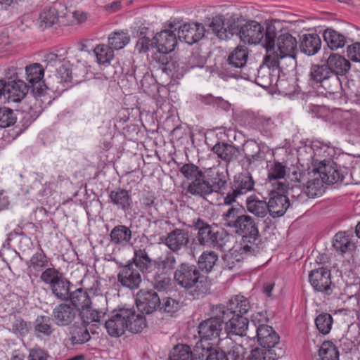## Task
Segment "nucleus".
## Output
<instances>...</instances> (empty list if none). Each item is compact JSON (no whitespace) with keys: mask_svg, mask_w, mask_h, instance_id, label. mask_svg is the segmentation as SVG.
I'll list each match as a JSON object with an SVG mask.
<instances>
[{"mask_svg":"<svg viewBox=\"0 0 360 360\" xmlns=\"http://www.w3.org/2000/svg\"><path fill=\"white\" fill-rule=\"evenodd\" d=\"M127 319V330L134 333H141L147 326L145 317L140 314H136L135 311L131 309V314Z\"/></svg>","mask_w":360,"mask_h":360,"instance_id":"nucleus-48","label":"nucleus"},{"mask_svg":"<svg viewBox=\"0 0 360 360\" xmlns=\"http://www.w3.org/2000/svg\"><path fill=\"white\" fill-rule=\"evenodd\" d=\"M288 184L286 185L284 182L278 181L277 189L281 191H285L286 195L281 194L278 192H271L270 193V198L268 202L269 213V214L275 218L283 216L290 207L295 204V200L290 203L289 200V195L292 198H295L294 194V188H288Z\"/></svg>","mask_w":360,"mask_h":360,"instance_id":"nucleus-7","label":"nucleus"},{"mask_svg":"<svg viewBox=\"0 0 360 360\" xmlns=\"http://www.w3.org/2000/svg\"><path fill=\"white\" fill-rule=\"evenodd\" d=\"M192 226L198 231L197 240L201 245L217 248L222 251H227L232 245L233 236L224 229L214 230L200 218L193 220Z\"/></svg>","mask_w":360,"mask_h":360,"instance_id":"nucleus-4","label":"nucleus"},{"mask_svg":"<svg viewBox=\"0 0 360 360\" xmlns=\"http://www.w3.org/2000/svg\"><path fill=\"white\" fill-rule=\"evenodd\" d=\"M315 323L320 333L328 334L333 324L332 316L327 313L321 314L316 318Z\"/></svg>","mask_w":360,"mask_h":360,"instance_id":"nucleus-60","label":"nucleus"},{"mask_svg":"<svg viewBox=\"0 0 360 360\" xmlns=\"http://www.w3.org/2000/svg\"><path fill=\"white\" fill-rule=\"evenodd\" d=\"M174 278L178 285L188 290L193 299L203 297L210 292L207 278L200 273L197 266L188 262H182L177 266Z\"/></svg>","mask_w":360,"mask_h":360,"instance_id":"nucleus-2","label":"nucleus"},{"mask_svg":"<svg viewBox=\"0 0 360 360\" xmlns=\"http://www.w3.org/2000/svg\"><path fill=\"white\" fill-rule=\"evenodd\" d=\"M286 172L285 165L279 162H275L269 167L268 179L269 181H277L276 184H278L279 180L286 176Z\"/></svg>","mask_w":360,"mask_h":360,"instance_id":"nucleus-57","label":"nucleus"},{"mask_svg":"<svg viewBox=\"0 0 360 360\" xmlns=\"http://www.w3.org/2000/svg\"><path fill=\"white\" fill-rule=\"evenodd\" d=\"M217 307H223L227 319L231 316H243L246 314L250 308V303L244 296L236 295L233 297L228 302L227 306L222 304L217 305Z\"/></svg>","mask_w":360,"mask_h":360,"instance_id":"nucleus-21","label":"nucleus"},{"mask_svg":"<svg viewBox=\"0 0 360 360\" xmlns=\"http://www.w3.org/2000/svg\"><path fill=\"white\" fill-rule=\"evenodd\" d=\"M275 349H269L265 347H257L251 351L250 360H274L279 357Z\"/></svg>","mask_w":360,"mask_h":360,"instance_id":"nucleus-55","label":"nucleus"},{"mask_svg":"<svg viewBox=\"0 0 360 360\" xmlns=\"http://www.w3.org/2000/svg\"><path fill=\"white\" fill-rule=\"evenodd\" d=\"M180 172L185 178L192 180V181L205 174V171L202 172L198 166L193 163L184 164L181 167Z\"/></svg>","mask_w":360,"mask_h":360,"instance_id":"nucleus-62","label":"nucleus"},{"mask_svg":"<svg viewBox=\"0 0 360 360\" xmlns=\"http://www.w3.org/2000/svg\"><path fill=\"white\" fill-rule=\"evenodd\" d=\"M221 220L224 226L242 236L240 247L241 254L255 255L257 253L258 246L256 241L258 240L259 233L254 218L242 214L240 209L230 206L221 214Z\"/></svg>","mask_w":360,"mask_h":360,"instance_id":"nucleus-1","label":"nucleus"},{"mask_svg":"<svg viewBox=\"0 0 360 360\" xmlns=\"http://www.w3.org/2000/svg\"><path fill=\"white\" fill-rule=\"evenodd\" d=\"M248 51L245 46H238L229 56L225 70L229 75L230 72L240 70L247 63Z\"/></svg>","mask_w":360,"mask_h":360,"instance_id":"nucleus-20","label":"nucleus"},{"mask_svg":"<svg viewBox=\"0 0 360 360\" xmlns=\"http://www.w3.org/2000/svg\"><path fill=\"white\" fill-rule=\"evenodd\" d=\"M223 309L213 307L211 317L200 322L198 326V333L201 339L212 340L219 337L227 319Z\"/></svg>","mask_w":360,"mask_h":360,"instance_id":"nucleus-6","label":"nucleus"},{"mask_svg":"<svg viewBox=\"0 0 360 360\" xmlns=\"http://www.w3.org/2000/svg\"><path fill=\"white\" fill-rule=\"evenodd\" d=\"M324 41L330 50L343 48L347 43V37L333 28H327L323 31Z\"/></svg>","mask_w":360,"mask_h":360,"instance_id":"nucleus-33","label":"nucleus"},{"mask_svg":"<svg viewBox=\"0 0 360 360\" xmlns=\"http://www.w3.org/2000/svg\"><path fill=\"white\" fill-rule=\"evenodd\" d=\"M257 341L262 347L273 349L279 342V335L272 327L261 324L257 330Z\"/></svg>","mask_w":360,"mask_h":360,"instance_id":"nucleus-24","label":"nucleus"},{"mask_svg":"<svg viewBox=\"0 0 360 360\" xmlns=\"http://www.w3.org/2000/svg\"><path fill=\"white\" fill-rule=\"evenodd\" d=\"M246 207L249 212L260 218L264 217L269 212L268 202L250 196L246 200Z\"/></svg>","mask_w":360,"mask_h":360,"instance_id":"nucleus-42","label":"nucleus"},{"mask_svg":"<svg viewBox=\"0 0 360 360\" xmlns=\"http://www.w3.org/2000/svg\"><path fill=\"white\" fill-rule=\"evenodd\" d=\"M213 33L221 39H227L238 33V27L233 20L223 15L213 17L209 25Z\"/></svg>","mask_w":360,"mask_h":360,"instance_id":"nucleus-13","label":"nucleus"},{"mask_svg":"<svg viewBox=\"0 0 360 360\" xmlns=\"http://www.w3.org/2000/svg\"><path fill=\"white\" fill-rule=\"evenodd\" d=\"M274 57L266 55L263 64L259 66L257 71L256 84L264 89L276 85L279 79V62L276 60Z\"/></svg>","mask_w":360,"mask_h":360,"instance_id":"nucleus-10","label":"nucleus"},{"mask_svg":"<svg viewBox=\"0 0 360 360\" xmlns=\"http://www.w3.org/2000/svg\"><path fill=\"white\" fill-rule=\"evenodd\" d=\"M39 25L46 28L51 27L58 21V15L56 8H51L43 11L39 18Z\"/></svg>","mask_w":360,"mask_h":360,"instance_id":"nucleus-54","label":"nucleus"},{"mask_svg":"<svg viewBox=\"0 0 360 360\" xmlns=\"http://www.w3.org/2000/svg\"><path fill=\"white\" fill-rule=\"evenodd\" d=\"M182 306V303L178 300L172 297L162 298L160 301V311L166 312L170 314L179 311Z\"/></svg>","mask_w":360,"mask_h":360,"instance_id":"nucleus-63","label":"nucleus"},{"mask_svg":"<svg viewBox=\"0 0 360 360\" xmlns=\"http://www.w3.org/2000/svg\"><path fill=\"white\" fill-rule=\"evenodd\" d=\"M34 328L36 333L46 337H50L55 330L51 319L46 316H38L34 321Z\"/></svg>","mask_w":360,"mask_h":360,"instance_id":"nucleus-46","label":"nucleus"},{"mask_svg":"<svg viewBox=\"0 0 360 360\" xmlns=\"http://www.w3.org/2000/svg\"><path fill=\"white\" fill-rule=\"evenodd\" d=\"M309 278L315 290L327 295L333 292L334 285L331 282L330 271L328 269L320 267L312 270L309 275Z\"/></svg>","mask_w":360,"mask_h":360,"instance_id":"nucleus-14","label":"nucleus"},{"mask_svg":"<svg viewBox=\"0 0 360 360\" xmlns=\"http://www.w3.org/2000/svg\"><path fill=\"white\" fill-rule=\"evenodd\" d=\"M333 246L337 251L343 254L349 250L353 245L345 233H338L334 237Z\"/></svg>","mask_w":360,"mask_h":360,"instance_id":"nucleus-61","label":"nucleus"},{"mask_svg":"<svg viewBox=\"0 0 360 360\" xmlns=\"http://www.w3.org/2000/svg\"><path fill=\"white\" fill-rule=\"evenodd\" d=\"M319 355L321 360H339V352L335 345L330 341H325L321 345Z\"/></svg>","mask_w":360,"mask_h":360,"instance_id":"nucleus-52","label":"nucleus"},{"mask_svg":"<svg viewBox=\"0 0 360 360\" xmlns=\"http://www.w3.org/2000/svg\"><path fill=\"white\" fill-rule=\"evenodd\" d=\"M70 341L73 345L84 344L91 339L89 330L83 324L70 327Z\"/></svg>","mask_w":360,"mask_h":360,"instance_id":"nucleus-41","label":"nucleus"},{"mask_svg":"<svg viewBox=\"0 0 360 360\" xmlns=\"http://www.w3.org/2000/svg\"><path fill=\"white\" fill-rule=\"evenodd\" d=\"M309 77L312 84L323 87L330 94L335 93L340 86L339 77L332 73L326 63L312 65L310 68Z\"/></svg>","mask_w":360,"mask_h":360,"instance_id":"nucleus-8","label":"nucleus"},{"mask_svg":"<svg viewBox=\"0 0 360 360\" xmlns=\"http://www.w3.org/2000/svg\"><path fill=\"white\" fill-rule=\"evenodd\" d=\"M188 243V232L181 229H175L169 232L165 241L167 247L173 252H177L182 248L186 247Z\"/></svg>","mask_w":360,"mask_h":360,"instance_id":"nucleus-22","label":"nucleus"},{"mask_svg":"<svg viewBox=\"0 0 360 360\" xmlns=\"http://www.w3.org/2000/svg\"><path fill=\"white\" fill-rule=\"evenodd\" d=\"M5 94L10 102H20L28 92L27 85L20 79L5 82Z\"/></svg>","mask_w":360,"mask_h":360,"instance_id":"nucleus-23","label":"nucleus"},{"mask_svg":"<svg viewBox=\"0 0 360 360\" xmlns=\"http://www.w3.org/2000/svg\"><path fill=\"white\" fill-rule=\"evenodd\" d=\"M321 47V40L316 34H304L301 37L300 48L302 53L307 56H314Z\"/></svg>","mask_w":360,"mask_h":360,"instance_id":"nucleus-29","label":"nucleus"},{"mask_svg":"<svg viewBox=\"0 0 360 360\" xmlns=\"http://www.w3.org/2000/svg\"><path fill=\"white\" fill-rule=\"evenodd\" d=\"M259 68L248 67L245 65L240 70H235L234 72H230L229 76L234 78H241L246 80L254 81L256 83L257 77V71Z\"/></svg>","mask_w":360,"mask_h":360,"instance_id":"nucleus-56","label":"nucleus"},{"mask_svg":"<svg viewBox=\"0 0 360 360\" xmlns=\"http://www.w3.org/2000/svg\"><path fill=\"white\" fill-rule=\"evenodd\" d=\"M270 27H275L274 25L268 24L264 27L261 23L252 20L246 22L238 30V34L244 43L250 44H260L266 49L267 44V31Z\"/></svg>","mask_w":360,"mask_h":360,"instance_id":"nucleus-9","label":"nucleus"},{"mask_svg":"<svg viewBox=\"0 0 360 360\" xmlns=\"http://www.w3.org/2000/svg\"><path fill=\"white\" fill-rule=\"evenodd\" d=\"M105 314L104 309H96L89 305V307L79 310V314L82 320V324L87 326L93 323H95L94 326H96L97 323L99 324Z\"/></svg>","mask_w":360,"mask_h":360,"instance_id":"nucleus-38","label":"nucleus"},{"mask_svg":"<svg viewBox=\"0 0 360 360\" xmlns=\"http://www.w3.org/2000/svg\"><path fill=\"white\" fill-rule=\"evenodd\" d=\"M169 29H165L158 32L154 37L155 43L158 49L157 53L167 54L172 51L177 44V38L175 34L176 24L170 23Z\"/></svg>","mask_w":360,"mask_h":360,"instance_id":"nucleus-15","label":"nucleus"},{"mask_svg":"<svg viewBox=\"0 0 360 360\" xmlns=\"http://www.w3.org/2000/svg\"><path fill=\"white\" fill-rule=\"evenodd\" d=\"M129 40L128 34L123 31L114 32L108 38L109 45L112 49L116 50L124 48L129 42Z\"/></svg>","mask_w":360,"mask_h":360,"instance_id":"nucleus-53","label":"nucleus"},{"mask_svg":"<svg viewBox=\"0 0 360 360\" xmlns=\"http://www.w3.org/2000/svg\"><path fill=\"white\" fill-rule=\"evenodd\" d=\"M226 325L227 334H233L238 336L246 335L248 326V321L243 316H231L225 322Z\"/></svg>","mask_w":360,"mask_h":360,"instance_id":"nucleus-31","label":"nucleus"},{"mask_svg":"<svg viewBox=\"0 0 360 360\" xmlns=\"http://www.w3.org/2000/svg\"><path fill=\"white\" fill-rule=\"evenodd\" d=\"M312 173L313 178L307 181L305 193L302 194L300 188L296 189V200H304L306 195L312 198L318 197L323 193V184H333L342 179L337 165L329 161L321 162L317 168L313 169Z\"/></svg>","mask_w":360,"mask_h":360,"instance_id":"nucleus-3","label":"nucleus"},{"mask_svg":"<svg viewBox=\"0 0 360 360\" xmlns=\"http://www.w3.org/2000/svg\"><path fill=\"white\" fill-rule=\"evenodd\" d=\"M69 300H71V305L78 310H81L91 304V299L88 293L82 288L77 289L72 292H70Z\"/></svg>","mask_w":360,"mask_h":360,"instance_id":"nucleus-49","label":"nucleus"},{"mask_svg":"<svg viewBox=\"0 0 360 360\" xmlns=\"http://www.w3.org/2000/svg\"><path fill=\"white\" fill-rule=\"evenodd\" d=\"M196 353H200V349L197 347L194 352L191 351L189 346L186 345H176L171 350L169 354L170 360H198V355Z\"/></svg>","mask_w":360,"mask_h":360,"instance_id":"nucleus-35","label":"nucleus"},{"mask_svg":"<svg viewBox=\"0 0 360 360\" xmlns=\"http://www.w3.org/2000/svg\"><path fill=\"white\" fill-rule=\"evenodd\" d=\"M26 80L31 85L35 96H43L47 89L43 81L44 68L39 63H32L25 68Z\"/></svg>","mask_w":360,"mask_h":360,"instance_id":"nucleus-12","label":"nucleus"},{"mask_svg":"<svg viewBox=\"0 0 360 360\" xmlns=\"http://www.w3.org/2000/svg\"><path fill=\"white\" fill-rule=\"evenodd\" d=\"M176 258L172 251L166 250L158 258L153 260L155 268L162 274H168L176 266Z\"/></svg>","mask_w":360,"mask_h":360,"instance_id":"nucleus-30","label":"nucleus"},{"mask_svg":"<svg viewBox=\"0 0 360 360\" xmlns=\"http://www.w3.org/2000/svg\"><path fill=\"white\" fill-rule=\"evenodd\" d=\"M136 304L141 311L151 314L158 309H160V298L153 290H141L137 294Z\"/></svg>","mask_w":360,"mask_h":360,"instance_id":"nucleus-18","label":"nucleus"},{"mask_svg":"<svg viewBox=\"0 0 360 360\" xmlns=\"http://www.w3.org/2000/svg\"><path fill=\"white\" fill-rule=\"evenodd\" d=\"M49 264V259L44 251L40 249L30 258L28 268L35 271H41L46 268Z\"/></svg>","mask_w":360,"mask_h":360,"instance_id":"nucleus-51","label":"nucleus"},{"mask_svg":"<svg viewBox=\"0 0 360 360\" xmlns=\"http://www.w3.org/2000/svg\"><path fill=\"white\" fill-rule=\"evenodd\" d=\"M97 62L99 64L107 65L110 63L114 57L113 49L106 44H98L94 49Z\"/></svg>","mask_w":360,"mask_h":360,"instance_id":"nucleus-50","label":"nucleus"},{"mask_svg":"<svg viewBox=\"0 0 360 360\" xmlns=\"http://www.w3.org/2000/svg\"><path fill=\"white\" fill-rule=\"evenodd\" d=\"M229 250H230L231 252L226 255L224 257V269L233 271L239 269L241 260L247 255L240 253V248L238 250H233L231 247Z\"/></svg>","mask_w":360,"mask_h":360,"instance_id":"nucleus-47","label":"nucleus"},{"mask_svg":"<svg viewBox=\"0 0 360 360\" xmlns=\"http://www.w3.org/2000/svg\"><path fill=\"white\" fill-rule=\"evenodd\" d=\"M71 283L64 277L50 288L53 295L60 300H68L70 296Z\"/></svg>","mask_w":360,"mask_h":360,"instance_id":"nucleus-44","label":"nucleus"},{"mask_svg":"<svg viewBox=\"0 0 360 360\" xmlns=\"http://www.w3.org/2000/svg\"><path fill=\"white\" fill-rule=\"evenodd\" d=\"M109 198L110 202L115 205L117 209L124 212L131 207V196L129 191L126 189L118 188L111 191L109 193Z\"/></svg>","mask_w":360,"mask_h":360,"instance_id":"nucleus-28","label":"nucleus"},{"mask_svg":"<svg viewBox=\"0 0 360 360\" xmlns=\"http://www.w3.org/2000/svg\"><path fill=\"white\" fill-rule=\"evenodd\" d=\"M131 264H134V267L139 268L140 271L144 272L147 271L153 264V260L150 258L145 249H134V255Z\"/></svg>","mask_w":360,"mask_h":360,"instance_id":"nucleus-43","label":"nucleus"},{"mask_svg":"<svg viewBox=\"0 0 360 360\" xmlns=\"http://www.w3.org/2000/svg\"><path fill=\"white\" fill-rule=\"evenodd\" d=\"M254 185L255 182L252 176L249 174L242 173L235 176L232 189L241 195L253 190Z\"/></svg>","mask_w":360,"mask_h":360,"instance_id":"nucleus-40","label":"nucleus"},{"mask_svg":"<svg viewBox=\"0 0 360 360\" xmlns=\"http://www.w3.org/2000/svg\"><path fill=\"white\" fill-rule=\"evenodd\" d=\"M110 238L112 243L126 246L131 241V231L124 225H117L110 231Z\"/></svg>","mask_w":360,"mask_h":360,"instance_id":"nucleus-36","label":"nucleus"},{"mask_svg":"<svg viewBox=\"0 0 360 360\" xmlns=\"http://www.w3.org/2000/svg\"><path fill=\"white\" fill-rule=\"evenodd\" d=\"M221 349H223L229 360H242L245 354V348L236 343L231 338L227 335L219 339Z\"/></svg>","mask_w":360,"mask_h":360,"instance_id":"nucleus-27","label":"nucleus"},{"mask_svg":"<svg viewBox=\"0 0 360 360\" xmlns=\"http://www.w3.org/2000/svg\"><path fill=\"white\" fill-rule=\"evenodd\" d=\"M131 314V309H120L113 311L111 316L105 321V327L108 333L112 337L122 335L127 328V319Z\"/></svg>","mask_w":360,"mask_h":360,"instance_id":"nucleus-11","label":"nucleus"},{"mask_svg":"<svg viewBox=\"0 0 360 360\" xmlns=\"http://www.w3.org/2000/svg\"><path fill=\"white\" fill-rule=\"evenodd\" d=\"M78 314V309L70 304L61 303L54 307L53 319L59 326H66L72 323Z\"/></svg>","mask_w":360,"mask_h":360,"instance_id":"nucleus-19","label":"nucleus"},{"mask_svg":"<svg viewBox=\"0 0 360 360\" xmlns=\"http://www.w3.org/2000/svg\"><path fill=\"white\" fill-rule=\"evenodd\" d=\"M187 192L203 198L212 193L210 183L207 179L206 174L191 181L187 187Z\"/></svg>","mask_w":360,"mask_h":360,"instance_id":"nucleus-32","label":"nucleus"},{"mask_svg":"<svg viewBox=\"0 0 360 360\" xmlns=\"http://www.w3.org/2000/svg\"><path fill=\"white\" fill-rule=\"evenodd\" d=\"M311 173L308 172L307 174L302 172L297 167H293L288 169V172H286L287 178L292 182L300 183L303 186L306 185V188H307L308 181L311 179L307 176H310Z\"/></svg>","mask_w":360,"mask_h":360,"instance_id":"nucleus-59","label":"nucleus"},{"mask_svg":"<svg viewBox=\"0 0 360 360\" xmlns=\"http://www.w3.org/2000/svg\"><path fill=\"white\" fill-rule=\"evenodd\" d=\"M63 276V274L54 267L46 268L41 274L40 279L44 283L52 287L60 278Z\"/></svg>","mask_w":360,"mask_h":360,"instance_id":"nucleus-58","label":"nucleus"},{"mask_svg":"<svg viewBox=\"0 0 360 360\" xmlns=\"http://www.w3.org/2000/svg\"><path fill=\"white\" fill-rule=\"evenodd\" d=\"M117 279L123 287L130 290L138 289L142 281L139 271L131 263L120 268L117 274Z\"/></svg>","mask_w":360,"mask_h":360,"instance_id":"nucleus-16","label":"nucleus"},{"mask_svg":"<svg viewBox=\"0 0 360 360\" xmlns=\"http://www.w3.org/2000/svg\"><path fill=\"white\" fill-rule=\"evenodd\" d=\"M207 179L210 183L212 192H220L227 184V174L223 169L217 167L205 169Z\"/></svg>","mask_w":360,"mask_h":360,"instance_id":"nucleus-25","label":"nucleus"},{"mask_svg":"<svg viewBox=\"0 0 360 360\" xmlns=\"http://www.w3.org/2000/svg\"><path fill=\"white\" fill-rule=\"evenodd\" d=\"M212 151L221 160L231 162L236 160L239 154L238 149L233 145L218 143L212 148Z\"/></svg>","mask_w":360,"mask_h":360,"instance_id":"nucleus-37","label":"nucleus"},{"mask_svg":"<svg viewBox=\"0 0 360 360\" xmlns=\"http://www.w3.org/2000/svg\"><path fill=\"white\" fill-rule=\"evenodd\" d=\"M152 65L153 68H157L168 76L173 75L177 68L176 63L169 60L167 54L164 53H155L153 56Z\"/></svg>","mask_w":360,"mask_h":360,"instance_id":"nucleus-34","label":"nucleus"},{"mask_svg":"<svg viewBox=\"0 0 360 360\" xmlns=\"http://www.w3.org/2000/svg\"><path fill=\"white\" fill-rule=\"evenodd\" d=\"M245 157L250 161H255L261 158L260 147L259 144L254 141H248L243 147Z\"/></svg>","mask_w":360,"mask_h":360,"instance_id":"nucleus-64","label":"nucleus"},{"mask_svg":"<svg viewBox=\"0 0 360 360\" xmlns=\"http://www.w3.org/2000/svg\"><path fill=\"white\" fill-rule=\"evenodd\" d=\"M178 39L188 44H193L200 40L205 34V27L200 23L189 22L176 27Z\"/></svg>","mask_w":360,"mask_h":360,"instance_id":"nucleus-17","label":"nucleus"},{"mask_svg":"<svg viewBox=\"0 0 360 360\" xmlns=\"http://www.w3.org/2000/svg\"><path fill=\"white\" fill-rule=\"evenodd\" d=\"M196 355H198V360H229L227 355L221 349L219 340L215 345L201 348L200 353H196Z\"/></svg>","mask_w":360,"mask_h":360,"instance_id":"nucleus-39","label":"nucleus"},{"mask_svg":"<svg viewBox=\"0 0 360 360\" xmlns=\"http://www.w3.org/2000/svg\"><path fill=\"white\" fill-rule=\"evenodd\" d=\"M218 255L214 251H204L198 260V268L205 273L210 272L218 260Z\"/></svg>","mask_w":360,"mask_h":360,"instance_id":"nucleus-45","label":"nucleus"},{"mask_svg":"<svg viewBox=\"0 0 360 360\" xmlns=\"http://www.w3.org/2000/svg\"><path fill=\"white\" fill-rule=\"evenodd\" d=\"M276 36V27H270L267 31V44L265 49L266 55L275 56L274 59L278 62L284 58H290L294 60L297 51V41L295 37L285 32L278 37L275 44Z\"/></svg>","mask_w":360,"mask_h":360,"instance_id":"nucleus-5","label":"nucleus"},{"mask_svg":"<svg viewBox=\"0 0 360 360\" xmlns=\"http://www.w3.org/2000/svg\"><path fill=\"white\" fill-rule=\"evenodd\" d=\"M328 69L338 77L345 75L350 70V62L343 56L338 53H331L326 60Z\"/></svg>","mask_w":360,"mask_h":360,"instance_id":"nucleus-26","label":"nucleus"}]
</instances>
